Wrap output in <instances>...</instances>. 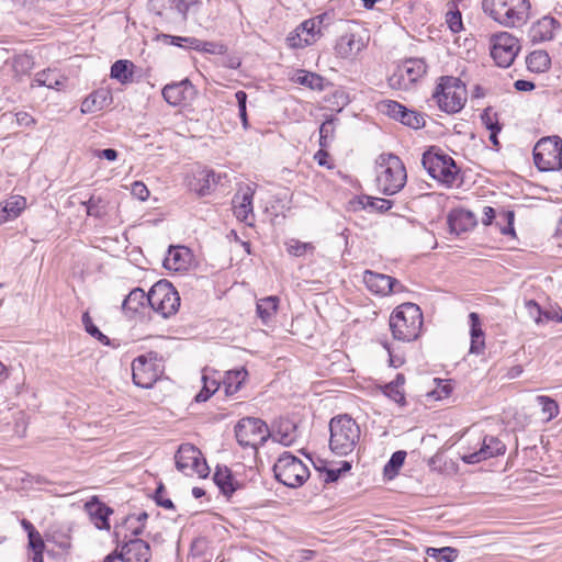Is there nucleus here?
Here are the masks:
<instances>
[{"label": "nucleus", "mask_w": 562, "mask_h": 562, "mask_svg": "<svg viewBox=\"0 0 562 562\" xmlns=\"http://www.w3.org/2000/svg\"><path fill=\"white\" fill-rule=\"evenodd\" d=\"M340 475H341V470L327 469L323 473V481L326 484L333 483V482H336L339 479Z\"/></svg>", "instance_id": "63"}, {"label": "nucleus", "mask_w": 562, "mask_h": 562, "mask_svg": "<svg viewBox=\"0 0 562 562\" xmlns=\"http://www.w3.org/2000/svg\"><path fill=\"white\" fill-rule=\"evenodd\" d=\"M195 3V0H150L153 9H158L159 15H169L168 12L161 10H169L171 13H178L182 18H186L189 9Z\"/></svg>", "instance_id": "29"}, {"label": "nucleus", "mask_w": 562, "mask_h": 562, "mask_svg": "<svg viewBox=\"0 0 562 562\" xmlns=\"http://www.w3.org/2000/svg\"><path fill=\"white\" fill-rule=\"evenodd\" d=\"M481 121L490 132H494V130H496V131L502 130V127L497 121L496 113H493L490 109H486L483 111V113L481 114Z\"/></svg>", "instance_id": "52"}, {"label": "nucleus", "mask_w": 562, "mask_h": 562, "mask_svg": "<svg viewBox=\"0 0 562 562\" xmlns=\"http://www.w3.org/2000/svg\"><path fill=\"white\" fill-rule=\"evenodd\" d=\"M26 205V201L23 196H13L10 201L5 203L2 212L7 213L8 216H2L1 221H7L8 217H18L22 210H24Z\"/></svg>", "instance_id": "44"}, {"label": "nucleus", "mask_w": 562, "mask_h": 562, "mask_svg": "<svg viewBox=\"0 0 562 562\" xmlns=\"http://www.w3.org/2000/svg\"><path fill=\"white\" fill-rule=\"evenodd\" d=\"M218 180L220 175H216L213 170L203 169L196 172L194 180L190 183V189L203 196L211 192Z\"/></svg>", "instance_id": "27"}, {"label": "nucleus", "mask_w": 562, "mask_h": 562, "mask_svg": "<svg viewBox=\"0 0 562 562\" xmlns=\"http://www.w3.org/2000/svg\"><path fill=\"white\" fill-rule=\"evenodd\" d=\"M131 194L139 201H146L149 196V190L143 182L135 181L132 183Z\"/></svg>", "instance_id": "55"}, {"label": "nucleus", "mask_w": 562, "mask_h": 562, "mask_svg": "<svg viewBox=\"0 0 562 562\" xmlns=\"http://www.w3.org/2000/svg\"><path fill=\"white\" fill-rule=\"evenodd\" d=\"M29 547L32 551H44L45 543L38 531H29Z\"/></svg>", "instance_id": "57"}, {"label": "nucleus", "mask_w": 562, "mask_h": 562, "mask_svg": "<svg viewBox=\"0 0 562 562\" xmlns=\"http://www.w3.org/2000/svg\"><path fill=\"white\" fill-rule=\"evenodd\" d=\"M363 282L370 292L382 296L402 292L404 289L397 279L371 270L364 271Z\"/></svg>", "instance_id": "18"}, {"label": "nucleus", "mask_w": 562, "mask_h": 562, "mask_svg": "<svg viewBox=\"0 0 562 562\" xmlns=\"http://www.w3.org/2000/svg\"><path fill=\"white\" fill-rule=\"evenodd\" d=\"M149 515L146 512H139L124 517L114 526L113 537L115 543L128 539H137L147 527Z\"/></svg>", "instance_id": "17"}, {"label": "nucleus", "mask_w": 562, "mask_h": 562, "mask_svg": "<svg viewBox=\"0 0 562 562\" xmlns=\"http://www.w3.org/2000/svg\"><path fill=\"white\" fill-rule=\"evenodd\" d=\"M485 348L484 337H471V346L470 352L474 355H480L483 352Z\"/></svg>", "instance_id": "61"}, {"label": "nucleus", "mask_w": 562, "mask_h": 562, "mask_svg": "<svg viewBox=\"0 0 562 562\" xmlns=\"http://www.w3.org/2000/svg\"><path fill=\"white\" fill-rule=\"evenodd\" d=\"M294 81L306 86L313 90L322 91L324 89V79L322 76L306 71V70H300L294 77Z\"/></svg>", "instance_id": "38"}, {"label": "nucleus", "mask_w": 562, "mask_h": 562, "mask_svg": "<svg viewBox=\"0 0 562 562\" xmlns=\"http://www.w3.org/2000/svg\"><path fill=\"white\" fill-rule=\"evenodd\" d=\"M537 402L541 406V411L547 416L548 420L559 415V405L553 398L546 395H539L537 396Z\"/></svg>", "instance_id": "46"}, {"label": "nucleus", "mask_w": 562, "mask_h": 562, "mask_svg": "<svg viewBox=\"0 0 562 562\" xmlns=\"http://www.w3.org/2000/svg\"><path fill=\"white\" fill-rule=\"evenodd\" d=\"M203 387L195 395V402L202 403L207 401L220 387V381L216 378H212L207 374L202 375Z\"/></svg>", "instance_id": "41"}, {"label": "nucleus", "mask_w": 562, "mask_h": 562, "mask_svg": "<svg viewBox=\"0 0 562 562\" xmlns=\"http://www.w3.org/2000/svg\"><path fill=\"white\" fill-rule=\"evenodd\" d=\"M273 472L280 483L292 488L302 486L310 477L307 465L290 452L279 457L273 465Z\"/></svg>", "instance_id": "6"}, {"label": "nucleus", "mask_w": 562, "mask_h": 562, "mask_svg": "<svg viewBox=\"0 0 562 562\" xmlns=\"http://www.w3.org/2000/svg\"><path fill=\"white\" fill-rule=\"evenodd\" d=\"M362 210H369L370 212L385 213L393 206V201L374 198L370 195H360L353 201Z\"/></svg>", "instance_id": "31"}, {"label": "nucleus", "mask_w": 562, "mask_h": 562, "mask_svg": "<svg viewBox=\"0 0 562 562\" xmlns=\"http://www.w3.org/2000/svg\"><path fill=\"white\" fill-rule=\"evenodd\" d=\"M479 450L468 451L461 454V460L467 464H475L487 459L502 456L506 452L505 443L492 435H483L476 438Z\"/></svg>", "instance_id": "16"}, {"label": "nucleus", "mask_w": 562, "mask_h": 562, "mask_svg": "<svg viewBox=\"0 0 562 562\" xmlns=\"http://www.w3.org/2000/svg\"><path fill=\"white\" fill-rule=\"evenodd\" d=\"M427 554L443 562H453L458 558V550L452 547L428 548Z\"/></svg>", "instance_id": "47"}, {"label": "nucleus", "mask_w": 562, "mask_h": 562, "mask_svg": "<svg viewBox=\"0 0 562 562\" xmlns=\"http://www.w3.org/2000/svg\"><path fill=\"white\" fill-rule=\"evenodd\" d=\"M406 458V452L403 450L395 451L389 462L384 465V474L392 476L397 473L400 468L403 465Z\"/></svg>", "instance_id": "48"}, {"label": "nucleus", "mask_w": 562, "mask_h": 562, "mask_svg": "<svg viewBox=\"0 0 562 562\" xmlns=\"http://www.w3.org/2000/svg\"><path fill=\"white\" fill-rule=\"evenodd\" d=\"M15 117L20 126H31L35 123V120L26 112H18Z\"/></svg>", "instance_id": "64"}, {"label": "nucleus", "mask_w": 562, "mask_h": 562, "mask_svg": "<svg viewBox=\"0 0 562 562\" xmlns=\"http://www.w3.org/2000/svg\"><path fill=\"white\" fill-rule=\"evenodd\" d=\"M255 190L250 186H244L235 193L233 198L234 215L240 222L251 225L254 220V200Z\"/></svg>", "instance_id": "20"}, {"label": "nucleus", "mask_w": 562, "mask_h": 562, "mask_svg": "<svg viewBox=\"0 0 562 562\" xmlns=\"http://www.w3.org/2000/svg\"><path fill=\"white\" fill-rule=\"evenodd\" d=\"M279 299L267 296L257 302V314L263 323H268L277 313Z\"/></svg>", "instance_id": "37"}, {"label": "nucleus", "mask_w": 562, "mask_h": 562, "mask_svg": "<svg viewBox=\"0 0 562 562\" xmlns=\"http://www.w3.org/2000/svg\"><path fill=\"white\" fill-rule=\"evenodd\" d=\"M422 164L432 179L448 187L454 183L459 169L450 156L430 149L423 154Z\"/></svg>", "instance_id": "7"}, {"label": "nucleus", "mask_w": 562, "mask_h": 562, "mask_svg": "<svg viewBox=\"0 0 562 562\" xmlns=\"http://www.w3.org/2000/svg\"><path fill=\"white\" fill-rule=\"evenodd\" d=\"M155 501L157 505L166 508V509H172L173 503L171 499L165 497V488L162 485H159L155 492Z\"/></svg>", "instance_id": "59"}, {"label": "nucleus", "mask_w": 562, "mask_h": 562, "mask_svg": "<svg viewBox=\"0 0 562 562\" xmlns=\"http://www.w3.org/2000/svg\"><path fill=\"white\" fill-rule=\"evenodd\" d=\"M151 551L149 544L142 539H128L116 543L115 550L108 554V562H149Z\"/></svg>", "instance_id": "15"}, {"label": "nucleus", "mask_w": 562, "mask_h": 562, "mask_svg": "<svg viewBox=\"0 0 562 562\" xmlns=\"http://www.w3.org/2000/svg\"><path fill=\"white\" fill-rule=\"evenodd\" d=\"M162 373V366L157 352H148L135 358L132 362L134 383L143 389L151 387Z\"/></svg>", "instance_id": "11"}, {"label": "nucleus", "mask_w": 562, "mask_h": 562, "mask_svg": "<svg viewBox=\"0 0 562 562\" xmlns=\"http://www.w3.org/2000/svg\"><path fill=\"white\" fill-rule=\"evenodd\" d=\"M34 82L37 83V86H43L50 89H59V87L63 86L60 76L50 69L37 72L35 75Z\"/></svg>", "instance_id": "40"}, {"label": "nucleus", "mask_w": 562, "mask_h": 562, "mask_svg": "<svg viewBox=\"0 0 562 562\" xmlns=\"http://www.w3.org/2000/svg\"><path fill=\"white\" fill-rule=\"evenodd\" d=\"M383 392L387 397H390L394 402L402 404V405L405 403L404 392L400 387H395L389 383L384 386Z\"/></svg>", "instance_id": "56"}, {"label": "nucleus", "mask_w": 562, "mask_h": 562, "mask_svg": "<svg viewBox=\"0 0 562 562\" xmlns=\"http://www.w3.org/2000/svg\"><path fill=\"white\" fill-rule=\"evenodd\" d=\"M469 318H470V326H471V330H470L471 337H479V336L484 337V333L482 329L481 319H480L479 315L476 313L472 312V313H470Z\"/></svg>", "instance_id": "58"}, {"label": "nucleus", "mask_w": 562, "mask_h": 562, "mask_svg": "<svg viewBox=\"0 0 562 562\" xmlns=\"http://www.w3.org/2000/svg\"><path fill=\"white\" fill-rule=\"evenodd\" d=\"M379 109L382 113L386 114L391 119L400 121L406 108L397 101L384 100L379 103Z\"/></svg>", "instance_id": "45"}, {"label": "nucleus", "mask_w": 562, "mask_h": 562, "mask_svg": "<svg viewBox=\"0 0 562 562\" xmlns=\"http://www.w3.org/2000/svg\"><path fill=\"white\" fill-rule=\"evenodd\" d=\"M427 72V65L422 58H409L396 67L389 77L392 89L407 91Z\"/></svg>", "instance_id": "10"}, {"label": "nucleus", "mask_w": 562, "mask_h": 562, "mask_svg": "<svg viewBox=\"0 0 562 562\" xmlns=\"http://www.w3.org/2000/svg\"><path fill=\"white\" fill-rule=\"evenodd\" d=\"M157 517L153 519L149 524V529L147 530V537L154 542V543H162L165 541L164 535L160 530H155L153 522L157 521Z\"/></svg>", "instance_id": "60"}, {"label": "nucleus", "mask_w": 562, "mask_h": 562, "mask_svg": "<svg viewBox=\"0 0 562 562\" xmlns=\"http://www.w3.org/2000/svg\"><path fill=\"white\" fill-rule=\"evenodd\" d=\"M447 223L450 233L459 235L474 227L475 217L470 211L464 209H453L448 214Z\"/></svg>", "instance_id": "24"}, {"label": "nucleus", "mask_w": 562, "mask_h": 562, "mask_svg": "<svg viewBox=\"0 0 562 562\" xmlns=\"http://www.w3.org/2000/svg\"><path fill=\"white\" fill-rule=\"evenodd\" d=\"M336 120L334 117L327 119L319 126V147L327 148L330 146L335 138Z\"/></svg>", "instance_id": "42"}, {"label": "nucleus", "mask_w": 562, "mask_h": 562, "mask_svg": "<svg viewBox=\"0 0 562 562\" xmlns=\"http://www.w3.org/2000/svg\"><path fill=\"white\" fill-rule=\"evenodd\" d=\"M213 481L226 496H231L240 487L239 482L233 476L232 471L227 467L217 465Z\"/></svg>", "instance_id": "28"}, {"label": "nucleus", "mask_w": 562, "mask_h": 562, "mask_svg": "<svg viewBox=\"0 0 562 562\" xmlns=\"http://www.w3.org/2000/svg\"><path fill=\"white\" fill-rule=\"evenodd\" d=\"M526 64L530 71L541 74L550 68L551 58L546 50L538 49L527 56Z\"/></svg>", "instance_id": "34"}, {"label": "nucleus", "mask_w": 562, "mask_h": 562, "mask_svg": "<svg viewBox=\"0 0 562 562\" xmlns=\"http://www.w3.org/2000/svg\"><path fill=\"white\" fill-rule=\"evenodd\" d=\"M146 305H149V292L145 293L140 288H135L124 297L121 310L126 316L133 317Z\"/></svg>", "instance_id": "25"}, {"label": "nucleus", "mask_w": 562, "mask_h": 562, "mask_svg": "<svg viewBox=\"0 0 562 562\" xmlns=\"http://www.w3.org/2000/svg\"><path fill=\"white\" fill-rule=\"evenodd\" d=\"M322 16L304 21L297 29L295 35L289 41L293 47H305L314 44L321 36Z\"/></svg>", "instance_id": "22"}, {"label": "nucleus", "mask_w": 562, "mask_h": 562, "mask_svg": "<svg viewBox=\"0 0 562 562\" xmlns=\"http://www.w3.org/2000/svg\"><path fill=\"white\" fill-rule=\"evenodd\" d=\"M247 374L245 369L227 371L222 381L225 394L234 395L240 389Z\"/></svg>", "instance_id": "35"}, {"label": "nucleus", "mask_w": 562, "mask_h": 562, "mask_svg": "<svg viewBox=\"0 0 562 562\" xmlns=\"http://www.w3.org/2000/svg\"><path fill=\"white\" fill-rule=\"evenodd\" d=\"M497 218V213L492 206L483 207L482 224L488 226Z\"/></svg>", "instance_id": "62"}, {"label": "nucleus", "mask_w": 562, "mask_h": 562, "mask_svg": "<svg viewBox=\"0 0 562 562\" xmlns=\"http://www.w3.org/2000/svg\"><path fill=\"white\" fill-rule=\"evenodd\" d=\"M390 329L394 339L411 342L419 337L423 313L415 303H403L390 316Z\"/></svg>", "instance_id": "4"}, {"label": "nucleus", "mask_w": 562, "mask_h": 562, "mask_svg": "<svg viewBox=\"0 0 562 562\" xmlns=\"http://www.w3.org/2000/svg\"><path fill=\"white\" fill-rule=\"evenodd\" d=\"M482 9L499 25L515 29L528 22L531 3L529 0H483Z\"/></svg>", "instance_id": "1"}, {"label": "nucleus", "mask_w": 562, "mask_h": 562, "mask_svg": "<svg viewBox=\"0 0 562 562\" xmlns=\"http://www.w3.org/2000/svg\"><path fill=\"white\" fill-rule=\"evenodd\" d=\"M149 306L164 318H168L176 314L180 306L179 293L170 282L158 281L149 290Z\"/></svg>", "instance_id": "8"}, {"label": "nucleus", "mask_w": 562, "mask_h": 562, "mask_svg": "<svg viewBox=\"0 0 562 562\" xmlns=\"http://www.w3.org/2000/svg\"><path fill=\"white\" fill-rule=\"evenodd\" d=\"M235 435L240 446L257 448L267 440L269 429L263 420L255 417H246L237 423Z\"/></svg>", "instance_id": "13"}, {"label": "nucleus", "mask_w": 562, "mask_h": 562, "mask_svg": "<svg viewBox=\"0 0 562 562\" xmlns=\"http://www.w3.org/2000/svg\"><path fill=\"white\" fill-rule=\"evenodd\" d=\"M364 48V42L355 34L341 35L335 46L336 54L341 58H353Z\"/></svg>", "instance_id": "26"}, {"label": "nucleus", "mask_w": 562, "mask_h": 562, "mask_svg": "<svg viewBox=\"0 0 562 562\" xmlns=\"http://www.w3.org/2000/svg\"><path fill=\"white\" fill-rule=\"evenodd\" d=\"M110 76L122 85L130 83L134 77V64L127 59L116 60L111 67Z\"/></svg>", "instance_id": "33"}, {"label": "nucleus", "mask_w": 562, "mask_h": 562, "mask_svg": "<svg viewBox=\"0 0 562 562\" xmlns=\"http://www.w3.org/2000/svg\"><path fill=\"white\" fill-rule=\"evenodd\" d=\"M519 49L518 40L508 32H499L492 36L491 56L499 67H509Z\"/></svg>", "instance_id": "14"}, {"label": "nucleus", "mask_w": 562, "mask_h": 562, "mask_svg": "<svg viewBox=\"0 0 562 562\" xmlns=\"http://www.w3.org/2000/svg\"><path fill=\"white\" fill-rule=\"evenodd\" d=\"M446 23L453 33L462 30V19L459 11H449L446 15Z\"/></svg>", "instance_id": "53"}, {"label": "nucleus", "mask_w": 562, "mask_h": 562, "mask_svg": "<svg viewBox=\"0 0 562 562\" xmlns=\"http://www.w3.org/2000/svg\"><path fill=\"white\" fill-rule=\"evenodd\" d=\"M315 249L314 245L311 243H303L297 239H291L286 243V250L290 255L295 257H302L306 252H313Z\"/></svg>", "instance_id": "49"}, {"label": "nucleus", "mask_w": 562, "mask_h": 562, "mask_svg": "<svg viewBox=\"0 0 562 562\" xmlns=\"http://www.w3.org/2000/svg\"><path fill=\"white\" fill-rule=\"evenodd\" d=\"M164 43L175 45L178 47H189L192 49H200L202 41L195 37L162 35Z\"/></svg>", "instance_id": "43"}, {"label": "nucleus", "mask_w": 562, "mask_h": 562, "mask_svg": "<svg viewBox=\"0 0 562 562\" xmlns=\"http://www.w3.org/2000/svg\"><path fill=\"white\" fill-rule=\"evenodd\" d=\"M400 122L412 128H420L425 125V120L419 113L408 110L407 108L403 112Z\"/></svg>", "instance_id": "50"}, {"label": "nucleus", "mask_w": 562, "mask_h": 562, "mask_svg": "<svg viewBox=\"0 0 562 562\" xmlns=\"http://www.w3.org/2000/svg\"><path fill=\"white\" fill-rule=\"evenodd\" d=\"M192 254L188 247L170 246L164 259V267L167 270L181 272L188 270L191 265Z\"/></svg>", "instance_id": "23"}, {"label": "nucleus", "mask_w": 562, "mask_h": 562, "mask_svg": "<svg viewBox=\"0 0 562 562\" xmlns=\"http://www.w3.org/2000/svg\"><path fill=\"white\" fill-rule=\"evenodd\" d=\"M176 468L186 475L196 474L199 477H206L210 468L201 451L191 443H182L176 456Z\"/></svg>", "instance_id": "12"}, {"label": "nucleus", "mask_w": 562, "mask_h": 562, "mask_svg": "<svg viewBox=\"0 0 562 562\" xmlns=\"http://www.w3.org/2000/svg\"><path fill=\"white\" fill-rule=\"evenodd\" d=\"M296 425L289 419H284L278 424L277 429L272 434V438L274 441L288 447L296 440Z\"/></svg>", "instance_id": "30"}, {"label": "nucleus", "mask_w": 562, "mask_h": 562, "mask_svg": "<svg viewBox=\"0 0 562 562\" xmlns=\"http://www.w3.org/2000/svg\"><path fill=\"white\" fill-rule=\"evenodd\" d=\"M440 111L447 114L459 113L468 100L465 83L453 76H441L431 95Z\"/></svg>", "instance_id": "5"}, {"label": "nucleus", "mask_w": 562, "mask_h": 562, "mask_svg": "<svg viewBox=\"0 0 562 562\" xmlns=\"http://www.w3.org/2000/svg\"><path fill=\"white\" fill-rule=\"evenodd\" d=\"M105 102V91L102 89L91 92L81 103V112L83 114L94 113L103 109Z\"/></svg>", "instance_id": "36"}, {"label": "nucleus", "mask_w": 562, "mask_h": 562, "mask_svg": "<svg viewBox=\"0 0 562 562\" xmlns=\"http://www.w3.org/2000/svg\"><path fill=\"white\" fill-rule=\"evenodd\" d=\"M515 213L510 210H502L497 213L496 226H498L502 235L515 236L514 228Z\"/></svg>", "instance_id": "39"}, {"label": "nucleus", "mask_w": 562, "mask_h": 562, "mask_svg": "<svg viewBox=\"0 0 562 562\" xmlns=\"http://www.w3.org/2000/svg\"><path fill=\"white\" fill-rule=\"evenodd\" d=\"M329 432V449L339 457L352 453L361 438L360 426L347 414L337 415L330 419Z\"/></svg>", "instance_id": "2"}, {"label": "nucleus", "mask_w": 562, "mask_h": 562, "mask_svg": "<svg viewBox=\"0 0 562 562\" xmlns=\"http://www.w3.org/2000/svg\"><path fill=\"white\" fill-rule=\"evenodd\" d=\"M85 509L91 522L98 529H105V505L99 501L97 496L91 497L85 504Z\"/></svg>", "instance_id": "32"}, {"label": "nucleus", "mask_w": 562, "mask_h": 562, "mask_svg": "<svg viewBox=\"0 0 562 562\" xmlns=\"http://www.w3.org/2000/svg\"><path fill=\"white\" fill-rule=\"evenodd\" d=\"M82 324L89 335L105 344V335L93 324L88 312L82 315Z\"/></svg>", "instance_id": "51"}, {"label": "nucleus", "mask_w": 562, "mask_h": 562, "mask_svg": "<svg viewBox=\"0 0 562 562\" xmlns=\"http://www.w3.org/2000/svg\"><path fill=\"white\" fill-rule=\"evenodd\" d=\"M533 161L540 171H551L562 166V139L559 136L542 137L533 147Z\"/></svg>", "instance_id": "9"}, {"label": "nucleus", "mask_w": 562, "mask_h": 562, "mask_svg": "<svg viewBox=\"0 0 562 562\" xmlns=\"http://www.w3.org/2000/svg\"><path fill=\"white\" fill-rule=\"evenodd\" d=\"M526 308H527L528 315L537 324H541L543 322L542 315H543L544 312H542L540 305L536 301H533V300L527 301L526 302Z\"/></svg>", "instance_id": "54"}, {"label": "nucleus", "mask_w": 562, "mask_h": 562, "mask_svg": "<svg viewBox=\"0 0 562 562\" xmlns=\"http://www.w3.org/2000/svg\"><path fill=\"white\" fill-rule=\"evenodd\" d=\"M561 29V22L551 15H544L531 24L528 37L533 44L552 41Z\"/></svg>", "instance_id": "21"}, {"label": "nucleus", "mask_w": 562, "mask_h": 562, "mask_svg": "<svg viewBox=\"0 0 562 562\" xmlns=\"http://www.w3.org/2000/svg\"><path fill=\"white\" fill-rule=\"evenodd\" d=\"M196 94L194 86L188 79L167 85L162 89V97L170 105L179 106L190 103Z\"/></svg>", "instance_id": "19"}, {"label": "nucleus", "mask_w": 562, "mask_h": 562, "mask_svg": "<svg viewBox=\"0 0 562 562\" xmlns=\"http://www.w3.org/2000/svg\"><path fill=\"white\" fill-rule=\"evenodd\" d=\"M407 180L403 161L394 154H381L375 160V184L385 195L398 193Z\"/></svg>", "instance_id": "3"}]
</instances>
